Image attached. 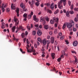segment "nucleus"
<instances>
[{
	"label": "nucleus",
	"mask_w": 78,
	"mask_h": 78,
	"mask_svg": "<svg viewBox=\"0 0 78 78\" xmlns=\"http://www.w3.org/2000/svg\"><path fill=\"white\" fill-rule=\"evenodd\" d=\"M66 0H61L58 2V6L60 9H62L63 8V6L62 5L63 3L64 6L66 5Z\"/></svg>",
	"instance_id": "obj_1"
},
{
	"label": "nucleus",
	"mask_w": 78,
	"mask_h": 78,
	"mask_svg": "<svg viewBox=\"0 0 78 78\" xmlns=\"http://www.w3.org/2000/svg\"><path fill=\"white\" fill-rule=\"evenodd\" d=\"M70 21V23H66V24L68 28L71 30V28L73 27V25L74 24V23L73 21H72V20H71Z\"/></svg>",
	"instance_id": "obj_2"
},
{
	"label": "nucleus",
	"mask_w": 78,
	"mask_h": 78,
	"mask_svg": "<svg viewBox=\"0 0 78 78\" xmlns=\"http://www.w3.org/2000/svg\"><path fill=\"white\" fill-rule=\"evenodd\" d=\"M42 43L44 45H45L46 44H47V49H48V47L50 42L49 40L46 41L45 40H44L43 41Z\"/></svg>",
	"instance_id": "obj_3"
},
{
	"label": "nucleus",
	"mask_w": 78,
	"mask_h": 78,
	"mask_svg": "<svg viewBox=\"0 0 78 78\" xmlns=\"http://www.w3.org/2000/svg\"><path fill=\"white\" fill-rule=\"evenodd\" d=\"M20 7L23 8V10L25 12H27V9L25 8V6L23 4V3H21L20 5Z\"/></svg>",
	"instance_id": "obj_4"
},
{
	"label": "nucleus",
	"mask_w": 78,
	"mask_h": 78,
	"mask_svg": "<svg viewBox=\"0 0 78 78\" xmlns=\"http://www.w3.org/2000/svg\"><path fill=\"white\" fill-rule=\"evenodd\" d=\"M7 7L6 6V4H5V5L4 4V3L2 4V6L1 7V9L2 10V12H4L5 9L4 8H6Z\"/></svg>",
	"instance_id": "obj_5"
},
{
	"label": "nucleus",
	"mask_w": 78,
	"mask_h": 78,
	"mask_svg": "<svg viewBox=\"0 0 78 78\" xmlns=\"http://www.w3.org/2000/svg\"><path fill=\"white\" fill-rule=\"evenodd\" d=\"M27 51L29 53H31L32 52H35V51L34 49V47H31V50L30 49V50H28Z\"/></svg>",
	"instance_id": "obj_6"
},
{
	"label": "nucleus",
	"mask_w": 78,
	"mask_h": 78,
	"mask_svg": "<svg viewBox=\"0 0 78 78\" xmlns=\"http://www.w3.org/2000/svg\"><path fill=\"white\" fill-rule=\"evenodd\" d=\"M2 25L1 28L2 29H4L5 27V26H6L5 24L3 22L2 23Z\"/></svg>",
	"instance_id": "obj_7"
},
{
	"label": "nucleus",
	"mask_w": 78,
	"mask_h": 78,
	"mask_svg": "<svg viewBox=\"0 0 78 78\" xmlns=\"http://www.w3.org/2000/svg\"><path fill=\"white\" fill-rule=\"evenodd\" d=\"M53 20L54 22H58V21L59 19L58 18H55V17H54L53 18Z\"/></svg>",
	"instance_id": "obj_8"
},
{
	"label": "nucleus",
	"mask_w": 78,
	"mask_h": 78,
	"mask_svg": "<svg viewBox=\"0 0 78 78\" xmlns=\"http://www.w3.org/2000/svg\"><path fill=\"white\" fill-rule=\"evenodd\" d=\"M78 44V42L77 41H75L73 43V45L75 46H76Z\"/></svg>",
	"instance_id": "obj_9"
},
{
	"label": "nucleus",
	"mask_w": 78,
	"mask_h": 78,
	"mask_svg": "<svg viewBox=\"0 0 78 78\" xmlns=\"http://www.w3.org/2000/svg\"><path fill=\"white\" fill-rule=\"evenodd\" d=\"M37 34L39 36H41L42 34V32L40 30H38V31H37Z\"/></svg>",
	"instance_id": "obj_10"
},
{
	"label": "nucleus",
	"mask_w": 78,
	"mask_h": 78,
	"mask_svg": "<svg viewBox=\"0 0 78 78\" xmlns=\"http://www.w3.org/2000/svg\"><path fill=\"white\" fill-rule=\"evenodd\" d=\"M33 18H34V20L35 21H36V22H37L39 20L38 19L36 18V16L35 15H34V16Z\"/></svg>",
	"instance_id": "obj_11"
},
{
	"label": "nucleus",
	"mask_w": 78,
	"mask_h": 78,
	"mask_svg": "<svg viewBox=\"0 0 78 78\" xmlns=\"http://www.w3.org/2000/svg\"><path fill=\"white\" fill-rule=\"evenodd\" d=\"M16 11L17 13V15L18 17H19V8H17V9Z\"/></svg>",
	"instance_id": "obj_12"
},
{
	"label": "nucleus",
	"mask_w": 78,
	"mask_h": 78,
	"mask_svg": "<svg viewBox=\"0 0 78 78\" xmlns=\"http://www.w3.org/2000/svg\"><path fill=\"white\" fill-rule=\"evenodd\" d=\"M51 43L53 44L54 43V38L53 37H52L51 38Z\"/></svg>",
	"instance_id": "obj_13"
},
{
	"label": "nucleus",
	"mask_w": 78,
	"mask_h": 78,
	"mask_svg": "<svg viewBox=\"0 0 78 78\" xmlns=\"http://www.w3.org/2000/svg\"><path fill=\"white\" fill-rule=\"evenodd\" d=\"M15 5V4H12L11 5V7L12 9H13V10H14L16 9Z\"/></svg>",
	"instance_id": "obj_14"
},
{
	"label": "nucleus",
	"mask_w": 78,
	"mask_h": 78,
	"mask_svg": "<svg viewBox=\"0 0 78 78\" xmlns=\"http://www.w3.org/2000/svg\"><path fill=\"white\" fill-rule=\"evenodd\" d=\"M55 5V4L54 3H52L51 5V8L52 9H53L54 8V5Z\"/></svg>",
	"instance_id": "obj_15"
},
{
	"label": "nucleus",
	"mask_w": 78,
	"mask_h": 78,
	"mask_svg": "<svg viewBox=\"0 0 78 78\" xmlns=\"http://www.w3.org/2000/svg\"><path fill=\"white\" fill-rule=\"evenodd\" d=\"M41 19V22H42L43 21H44L45 19L44 17H43V16H41L40 18Z\"/></svg>",
	"instance_id": "obj_16"
},
{
	"label": "nucleus",
	"mask_w": 78,
	"mask_h": 78,
	"mask_svg": "<svg viewBox=\"0 0 78 78\" xmlns=\"http://www.w3.org/2000/svg\"><path fill=\"white\" fill-rule=\"evenodd\" d=\"M16 29V27L15 26H14L12 28V32L13 33L14 32Z\"/></svg>",
	"instance_id": "obj_17"
},
{
	"label": "nucleus",
	"mask_w": 78,
	"mask_h": 78,
	"mask_svg": "<svg viewBox=\"0 0 78 78\" xmlns=\"http://www.w3.org/2000/svg\"><path fill=\"white\" fill-rule=\"evenodd\" d=\"M55 54L54 53H52L51 54V57H52L53 59H54L55 58Z\"/></svg>",
	"instance_id": "obj_18"
},
{
	"label": "nucleus",
	"mask_w": 78,
	"mask_h": 78,
	"mask_svg": "<svg viewBox=\"0 0 78 78\" xmlns=\"http://www.w3.org/2000/svg\"><path fill=\"white\" fill-rule=\"evenodd\" d=\"M44 27L45 29L47 30L48 28V25H44Z\"/></svg>",
	"instance_id": "obj_19"
},
{
	"label": "nucleus",
	"mask_w": 78,
	"mask_h": 78,
	"mask_svg": "<svg viewBox=\"0 0 78 78\" xmlns=\"http://www.w3.org/2000/svg\"><path fill=\"white\" fill-rule=\"evenodd\" d=\"M39 2H36L35 3V5L37 6H39V5H40V3Z\"/></svg>",
	"instance_id": "obj_20"
},
{
	"label": "nucleus",
	"mask_w": 78,
	"mask_h": 78,
	"mask_svg": "<svg viewBox=\"0 0 78 78\" xmlns=\"http://www.w3.org/2000/svg\"><path fill=\"white\" fill-rule=\"evenodd\" d=\"M14 21L15 22H18V21H19L18 20H17V18H16V16H15V17H14Z\"/></svg>",
	"instance_id": "obj_21"
},
{
	"label": "nucleus",
	"mask_w": 78,
	"mask_h": 78,
	"mask_svg": "<svg viewBox=\"0 0 78 78\" xmlns=\"http://www.w3.org/2000/svg\"><path fill=\"white\" fill-rule=\"evenodd\" d=\"M54 21L53 20H50V23L51 24H53L54 23Z\"/></svg>",
	"instance_id": "obj_22"
},
{
	"label": "nucleus",
	"mask_w": 78,
	"mask_h": 78,
	"mask_svg": "<svg viewBox=\"0 0 78 78\" xmlns=\"http://www.w3.org/2000/svg\"><path fill=\"white\" fill-rule=\"evenodd\" d=\"M29 4L30 5V6L32 7H33V4L34 3H31L30 2H29Z\"/></svg>",
	"instance_id": "obj_23"
},
{
	"label": "nucleus",
	"mask_w": 78,
	"mask_h": 78,
	"mask_svg": "<svg viewBox=\"0 0 78 78\" xmlns=\"http://www.w3.org/2000/svg\"><path fill=\"white\" fill-rule=\"evenodd\" d=\"M46 21L47 22H48L49 20V18H48V16H46L45 18Z\"/></svg>",
	"instance_id": "obj_24"
},
{
	"label": "nucleus",
	"mask_w": 78,
	"mask_h": 78,
	"mask_svg": "<svg viewBox=\"0 0 78 78\" xmlns=\"http://www.w3.org/2000/svg\"><path fill=\"white\" fill-rule=\"evenodd\" d=\"M69 12H67L66 13V16L67 17H69Z\"/></svg>",
	"instance_id": "obj_25"
},
{
	"label": "nucleus",
	"mask_w": 78,
	"mask_h": 78,
	"mask_svg": "<svg viewBox=\"0 0 78 78\" xmlns=\"http://www.w3.org/2000/svg\"><path fill=\"white\" fill-rule=\"evenodd\" d=\"M27 14H26V13H24L23 15V17L25 18H27Z\"/></svg>",
	"instance_id": "obj_26"
},
{
	"label": "nucleus",
	"mask_w": 78,
	"mask_h": 78,
	"mask_svg": "<svg viewBox=\"0 0 78 78\" xmlns=\"http://www.w3.org/2000/svg\"><path fill=\"white\" fill-rule=\"evenodd\" d=\"M32 34L33 35H35L36 34V31L35 30H33V31L32 32Z\"/></svg>",
	"instance_id": "obj_27"
},
{
	"label": "nucleus",
	"mask_w": 78,
	"mask_h": 78,
	"mask_svg": "<svg viewBox=\"0 0 78 78\" xmlns=\"http://www.w3.org/2000/svg\"><path fill=\"white\" fill-rule=\"evenodd\" d=\"M75 62L76 63V64H77L78 63V62H77V58H76V56H75Z\"/></svg>",
	"instance_id": "obj_28"
},
{
	"label": "nucleus",
	"mask_w": 78,
	"mask_h": 78,
	"mask_svg": "<svg viewBox=\"0 0 78 78\" xmlns=\"http://www.w3.org/2000/svg\"><path fill=\"white\" fill-rule=\"evenodd\" d=\"M59 10H58V9H57L56 11V12H54V14H56L57 13H58L59 12Z\"/></svg>",
	"instance_id": "obj_29"
},
{
	"label": "nucleus",
	"mask_w": 78,
	"mask_h": 78,
	"mask_svg": "<svg viewBox=\"0 0 78 78\" xmlns=\"http://www.w3.org/2000/svg\"><path fill=\"white\" fill-rule=\"evenodd\" d=\"M18 29L20 30H21V29L22 30H23V27H22V26H20V27L18 28Z\"/></svg>",
	"instance_id": "obj_30"
},
{
	"label": "nucleus",
	"mask_w": 78,
	"mask_h": 78,
	"mask_svg": "<svg viewBox=\"0 0 78 78\" xmlns=\"http://www.w3.org/2000/svg\"><path fill=\"white\" fill-rule=\"evenodd\" d=\"M10 11V10L9 9V8H7V9H6V11L8 12H9Z\"/></svg>",
	"instance_id": "obj_31"
},
{
	"label": "nucleus",
	"mask_w": 78,
	"mask_h": 78,
	"mask_svg": "<svg viewBox=\"0 0 78 78\" xmlns=\"http://www.w3.org/2000/svg\"><path fill=\"white\" fill-rule=\"evenodd\" d=\"M66 24H65V23L63 25V27H62V28L63 29H64L65 28H66Z\"/></svg>",
	"instance_id": "obj_32"
},
{
	"label": "nucleus",
	"mask_w": 78,
	"mask_h": 78,
	"mask_svg": "<svg viewBox=\"0 0 78 78\" xmlns=\"http://www.w3.org/2000/svg\"><path fill=\"white\" fill-rule=\"evenodd\" d=\"M25 34L24 33H22L21 34V36L23 38L24 37V36H25Z\"/></svg>",
	"instance_id": "obj_33"
},
{
	"label": "nucleus",
	"mask_w": 78,
	"mask_h": 78,
	"mask_svg": "<svg viewBox=\"0 0 78 78\" xmlns=\"http://www.w3.org/2000/svg\"><path fill=\"white\" fill-rule=\"evenodd\" d=\"M70 13L71 14H74V12L73 10H71L70 11Z\"/></svg>",
	"instance_id": "obj_34"
},
{
	"label": "nucleus",
	"mask_w": 78,
	"mask_h": 78,
	"mask_svg": "<svg viewBox=\"0 0 78 78\" xmlns=\"http://www.w3.org/2000/svg\"><path fill=\"white\" fill-rule=\"evenodd\" d=\"M15 25L16 26H18L19 25V21H18V22H15Z\"/></svg>",
	"instance_id": "obj_35"
},
{
	"label": "nucleus",
	"mask_w": 78,
	"mask_h": 78,
	"mask_svg": "<svg viewBox=\"0 0 78 78\" xmlns=\"http://www.w3.org/2000/svg\"><path fill=\"white\" fill-rule=\"evenodd\" d=\"M75 21L76 22H77V21H78V18H75Z\"/></svg>",
	"instance_id": "obj_36"
},
{
	"label": "nucleus",
	"mask_w": 78,
	"mask_h": 78,
	"mask_svg": "<svg viewBox=\"0 0 78 78\" xmlns=\"http://www.w3.org/2000/svg\"><path fill=\"white\" fill-rule=\"evenodd\" d=\"M64 36H62V37H61L60 39L61 40H63L64 39Z\"/></svg>",
	"instance_id": "obj_37"
},
{
	"label": "nucleus",
	"mask_w": 78,
	"mask_h": 78,
	"mask_svg": "<svg viewBox=\"0 0 78 78\" xmlns=\"http://www.w3.org/2000/svg\"><path fill=\"white\" fill-rule=\"evenodd\" d=\"M47 10H48L47 11H48V12L49 13H52V12L51 10H49V9H48Z\"/></svg>",
	"instance_id": "obj_38"
},
{
	"label": "nucleus",
	"mask_w": 78,
	"mask_h": 78,
	"mask_svg": "<svg viewBox=\"0 0 78 78\" xmlns=\"http://www.w3.org/2000/svg\"><path fill=\"white\" fill-rule=\"evenodd\" d=\"M73 5L72 4L71 6V9L72 10L73 9Z\"/></svg>",
	"instance_id": "obj_39"
},
{
	"label": "nucleus",
	"mask_w": 78,
	"mask_h": 78,
	"mask_svg": "<svg viewBox=\"0 0 78 78\" xmlns=\"http://www.w3.org/2000/svg\"><path fill=\"white\" fill-rule=\"evenodd\" d=\"M27 28L29 29V30H30L31 27L30 26H27Z\"/></svg>",
	"instance_id": "obj_40"
},
{
	"label": "nucleus",
	"mask_w": 78,
	"mask_h": 78,
	"mask_svg": "<svg viewBox=\"0 0 78 78\" xmlns=\"http://www.w3.org/2000/svg\"><path fill=\"white\" fill-rule=\"evenodd\" d=\"M37 40L39 42H41V38L40 37H38L37 39Z\"/></svg>",
	"instance_id": "obj_41"
},
{
	"label": "nucleus",
	"mask_w": 78,
	"mask_h": 78,
	"mask_svg": "<svg viewBox=\"0 0 78 78\" xmlns=\"http://www.w3.org/2000/svg\"><path fill=\"white\" fill-rule=\"evenodd\" d=\"M61 59V58H58V62H60Z\"/></svg>",
	"instance_id": "obj_42"
},
{
	"label": "nucleus",
	"mask_w": 78,
	"mask_h": 78,
	"mask_svg": "<svg viewBox=\"0 0 78 78\" xmlns=\"http://www.w3.org/2000/svg\"><path fill=\"white\" fill-rule=\"evenodd\" d=\"M74 10L76 11H78V8H75V9H74Z\"/></svg>",
	"instance_id": "obj_43"
},
{
	"label": "nucleus",
	"mask_w": 78,
	"mask_h": 78,
	"mask_svg": "<svg viewBox=\"0 0 78 78\" xmlns=\"http://www.w3.org/2000/svg\"><path fill=\"white\" fill-rule=\"evenodd\" d=\"M62 53L63 54V55H65V52L64 51H62Z\"/></svg>",
	"instance_id": "obj_44"
},
{
	"label": "nucleus",
	"mask_w": 78,
	"mask_h": 78,
	"mask_svg": "<svg viewBox=\"0 0 78 78\" xmlns=\"http://www.w3.org/2000/svg\"><path fill=\"white\" fill-rule=\"evenodd\" d=\"M45 23H46V21H43V25H44L45 24Z\"/></svg>",
	"instance_id": "obj_45"
},
{
	"label": "nucleus",
	"mask_w": 78,
	"mask_h": 78,
	"mask_svg": "<svg viewBox=\"0 0 78 78\" xmlns=\"http://www.w3.org/2000/svg\"><path fill=\"white\" fill-rule=\"evenodd\" d=\"M68 2L69 5H71V2L69 1Z\"/></svg>",
	"instance_id": "obj_46"
},
{
	"label": "nucleus",
	"mask_w": 78,
	"mask_h": 78,
	"mask_svg": "<svg viewBox=\"0 0 78 78\" xmlns=\"http://www.w3.org/2000/svg\"><path fill=\"white\" fill-rule=\"evenodd\" d=\"M34 47L36 48H37V45L36 44H34Z\"/></svg>",
	"instance_id": "obj_47"
},
{
	"label": "nucleus",
	"mask_w": 78,
	"mask_h": 78,
	"mask_svg": "<svg viewBox=\"0 0 78 78\" xmlns=\"http://www.w3.org/2000/svg\"><path fill=\"white\" fill-rule=\"evenodd\" d=\"M39 26V25L38 24H35V27H38V26Z\"/></svg>",
	"instance_id": "obj_48"
},
{
	"label": "nucleus",
	"mask_w": 78,
	"mask_h": 78,
	"mask_svg": "<svg viewBox=\"0 0 78 78\" xmlns=\"http://www.w3.org/2000/svg\"><path fill=\"white\" fill-rule=\"evenodd\" d=\"M33 12H31L30 13V15H31V16H33Z\"/></svg>",
	"instance_id": "obj_49"
},
{
	"label": "nucleus",
	"mask_w": 78,
	"mask_h": 78,
	"mask_svg": "<svg viewBox=\"0 0 78 78\" xmlns=\"http://www.w3.org/2000/svg\"><path fill=\"white\" fill-rule=\"evenodd\" d=\"M65 42L67 43V44H69V42H68V41H66Z\"/></svg>",
	"instance_id": "obj_50"
},
{
	"label": "nucleus",
	"mask_w": 78,
	"mask_h": 78,
	"mask_svg": "<svg viewBox=\"0 0 78 78\" xmlns=\"http://www.w3.org/2000/svg\"><path fill=\"white\" fill-rule=\"evenodd\" d=\"M12 27V24H10V27L11 28Z\"/></svg>",
	"instance_id": "obj_51"
},
{
	"label": "nucleus",
	"mask_w": 78,
	"mask_h": 78,
	"mask_svg": "<svg viewBox=\"0 0 78 78\" xmlns=\"http://www.w3.org/2000/svg\"><path fill=\"white\" fill-rule=\"evenodd\" d=\"M72 53H75V54H76V52H75L74 51H72Z\"/></svg>",
	"instance_id": "obj_52"
},
{
	"label": "nucleus",
	"mask_w": 78,
	"mask_h": 78,
	"mask_svg": "<svg viewBox=\"0 0 78 78\" xmlns=\"http://www.w3.org/2000/svg\"><path fill=\"white\" fill-rule=\"evenodd\" d=\"M62 33H61V32H60V33H59V35L60 36H61L62 35Z\"/></svg>",
	"instance_id": "obj_53"
},
{
	"label": "nucleus",
	"mask_w": 78,
	"mask_h": 78,
	"mask_svg": "<svg viewBox=\"0 0 78 78\" xmlns=\"http://www.w3.org/2000/svg\"><path fill=\"white\" fill-rule=\"evenodd\" d=\"M73 30L74 31H76V29L75 28H73Z\"/></svg>",
	"instance_id": "obj_54"
},
{
	"label": "nucleus",
	"mask_w": 78,
	"mask_h": 78,
	"mask_svg": "<svg viewBox=\"0 0 78 78\" xmlns=\"http://www.w3.org/2000/svg\"><path fill=\"white\" fill-rule=\"evenodd\" d=\"M32 16L31 15H29L28 16V17H29L30 18H31V16Z\"/></svg>",
	"instance_id": "obj_55"
},
{
	"label": "nucleus",
	"mask_w": 78,
	"mask_h": 78,
	"mask_svg": "<svg viewBox=\"0 0 78 78\" xmlns=\"http://www.w3.org/2000/svg\"><path fill=\"white\" fill-rule=\"evenodd\" d=\"M63 12H64L65 13H66V10L65 9H63Z\"/></svg>",
	"instance_id": "obj_56"
},
{
	"label": "nucleus",
	"mask_w": 78,
	"mask_h": 78,
	"mask_svg": "<svg viewBox=\"0 0 78 78\" xmlns=\"http://www.w3.org/2000/svg\"><path fill=\"white\" fill-rule=\"evenodd\" d=\"M41 6L42 7H44V5H43V3H42V4L41 5Z\"/></svg>",
	"instance_id": "obj_57"
},
{
	"label": "nucleus",
	"mask_w": 78,
	"mask_h": 78,
	"mask_svg": "<svg viewBox=\"0 0 78 78\" xmlns=\"http://www.w3.org/2000/svg\"><path fill=\"white\" fill-rule=\"evenodd\" d=\"M55 8L56 9L57 8V5L56 4L55 5Z\"/></svg>",
	"instance_id": "obj_58"
},
{
	"label": "nucleus",
	"mask_w": 78,
	"mask_h": 78,
	"mask_svg": "<svg viewBox=\"0 0 78 78\" xmlns=\"http://www.w3.org/2000/svg\"><path fill=\"white\" fill-rule=\"evenodd\" d=\"M52 34V32H49V34L50 35H51Z\"/></svg>",
	"instance_id": "obj_59"
},
{
	"label": "nucleus",
	"mask_w": 78,
	"mask_h": 78,
	"mask_svg": "<svg viewBox=\"0 0 78 78\" xmlns=\"http://www.w3.org/2000/svg\"><path fill=\"white\" fill-rule=\"evenodd\" d=\"M34 0H32V3H34Z\"/></svg>",
	"instance_id": "obj_60"
},
{
	"label": "nucleus",
	"mask_w": 78,
	"mask_h": 78,
	"mask_svg": "<svg viewBox=\"0 0 78 78\" xmlns=\"http://www.w3.org/2000/svg\"><path fill=\"white\" fill-rule=\"evenodd\" d=\"M46 65L48 66H49L50 65V64L49 63H47Z\"/></svg>",
	"instance_id": "obj_61"
},
{
	"label": "nucleus",
	"mask_w": 78,
	"mask_h": 78,
	"mask_svg": "<svg viewBox=\"0 0 78 78\" xmlns=\"http://www.w3.org/2000/svg\"><path fill=\"white\" fill-rule=\"evenodd\" d=\"M59 74H60V75H62V73L61 72H59Z\"/></svg>",
	"instance_id": "obj_62"
},
{
	"label": "nucleus",
	"mask_w": 78,
	"mask_h": 78,
	"mask_svg": "<svg viewBox=\"0 0 78 78\" xmlns=\"http://www.w3.org/2000/svg\"><path fill=\"white\" fill-rule=\"evenodd\" d=\"M76 27H77V28H78V24H76Z\"/></svg>",
	"instance_id": "obj_63"
},
{
	"label": "nucleus",
	"mask_w": 78,
	"mask_h": 78,
	"mask_svg": "<svg viewBox=\"0 0 78 78\" xmlns=\"http://www.w3.org/2000/svg\"><path fill=\"white\" fill-rule=\"evenodd\" d=\"M55 45H57V43L56 42V41H55Z\"/></svg>",
	"instance_id": "obj_64"
}]
</instances>
